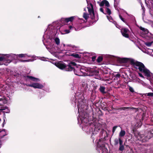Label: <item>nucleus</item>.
Segmentation results:
<instances>
[{
    "label": "nucleus",
    "mask_w": 153,
    "mask_h": 153,
    "mask_svg": "<svg viewBox=\"0 0 153 153\" xmlns=\"http://www.w3.org/2000/svg\"><path fill=\"white\" fill-rule=\"evenodd\" d=\"M73 101L76 104H77L78 108V112L80 116L78 118V122H81L80 126L82 127V129L85 131L87 133L89 134L92 133V134L96 133V131H97V130H99L100 128L98 129L95 128L93 132V125L91 123H88V120L87 114L83 111V109L86 106L85 100H84V97L83 94L80 93H77L75 94Z\"/></svg>",
    "instance_id": "nucleus-1"
},
{
    "label": "nucleus",
    "mask_w": 153,
    "mask_h": 153,
    "mask_svg": "<svg viewBox=\"0 0 153 153\" xmlns=\"http://www.w3.org/2000/svg\"><path fill=\"white\" fill-rule=\"evenodd\" d=\"M118 61L121 63H126L130 62L133 64L134 67L143 73L146 77L147 79H149L151 83L153 81V74L147 69L144 65L142 62L135 61L134 59L130 58H119Z\"/></svg>",
    "instance_id": "nucleus-2"
},
{
    "label": "nucleus",
    "mask_w": 153,
    "mask_h": 153,
    "mask_svg": "<svg viewBox=\"0 0 153 153\" xmlns=\"http://www.w3.org/2000/svg\"><path fill=\"white\" fill-rule=\"evenodd\" d=\"M89 70L87 71L86 68L77 69L75 71L74 73L76 75L79 76H85L87 75L89 76H93L96 79H101L98 71L91 68Z\"/></svg>",
    "instance_id": "nucleus-3"
},
{
    "label": "nucleus",
    "mask_w": 153,
    "mask_h": 153,
    "mask_svg": "<svg viewBox=\"0 0 153 153\" xmlns=\"http://www.w3.org/2000/svg\"><path fill=\"white\" fill-rule=\"evenodd\" d=\"M57 22H55L49 25L43 36L44 39H52L57 31Z\"/></svg>",
    "instance_id": "nucleus-4"
},
{
    "label": "nucleus",
    "mask_w": 153,
    "mask_h": 153,
    "mask_svg": "<svg viewBox=\"0 0 153 153\" xmlns=\"http://www.w3.org/2000/svg\"><path fill=\"white\" fill-rule=\"evenodd\" d=\"M16 56L15 54L12 53L1 55L0 54V65L4 64L7 65L13 59H15Z\"/></svg>",
    "instance_id": "nucleus-5"
},
{
    "label": "nucleus",
    "mask_w": 153,
    "mask_h": 153,
    "mask_svg": "<svg viewBox=\"0 0 153 153\" xmlns=\"http://www.w3.org/2000/svg\"><path fill=\"white\" fill-rule=\"evenodd\" d=\"M134 135L138 140L143 142H146L153 137V130L146 132L145 135L140 133H135Z\"/></svg>",
    "instance_id": "nucleus-6"
},
{
    "label": "nucleus",
    "mask_w": 153,
    "mask_h": 153,
    "mask_svg": "<svg viewBox=\"0 0 153 153\" xmlns=\"http://www.w3.org/2000/svg\"><path fill=\"white\" fill-rule=\"evenodd\" d=\"M54 65L59 68L63 70L64 69L66 71H72L74 68L73 66H76V64L75 62H71L69 64L66 65L63 62H58L54 63Z\"/></svg>",
    "instance_id": "nucleus-7"
},
{
    "label": "nucleus",
    "mask_w": 153,
    "mask_h": 153,
    "mask_svg": "<svg viewBox=\"0 0 153 153\" xmlns=\"http://www.w3.org/2000/svg\"><path fill=\"white\" fill-rule=\"evenodd\" d=\"M96 143L97 146L98 147L100 148V149L102 150V153H107L108 150L102 144L101 141V140L100 139L99 141H96Z\"/></svg>",
    "instance_id": "nucleus-8"
},
{
    "label": "nucleus",
    "mask_w": 153,
    "mask_h": 153,
    "mask_svg": "<svg viewBox=\"0 0 153 153\" xmlns=\"http://www.w3.org/2000/svg\"><path fill=\"white\" fill-rule=\"evenodd\" d=\"M26 85L30 87H33L35 89L38 88L42 89L44 87L43 85L37 82L32 83L29 84H27Z\"/></svg>",
    "instance_id": "nucleus-9"
},
{
    "label": "nucleus",
    "mask_w": 153,
    "mask_h": 153,
    "mask_svg": "<svg viewBox=\"0 0 153 153\" xmlns=\"http://www.w3.org/2000/svg\"><path fill=\"white\" fill-rule=\"evenodd\" d=\"M147 6L151 10H153V0H145Z\"/></svg>",
    "instance_id": "nucleus-10"
},
{
    "label": "nucleus",
    "mask_w": 153,
    "mask_h": 153,
    "mask_svg": "<svg viewBox=\"0 0 153 153\" xmlns=\"http://www.w3.org/2000/svg\"><path fill=\"white\" fill-rule=\"evenodd\" d=\"M121 32L123 36L126 38L129 37L128 33L129 32V31L128 29L123 28L121 29Z\"/></svg>",
    "instance_id": "nucleus-11"
},
{
    "label": "nucleus",
    "mask_w": 153,
    "mask_h": 153,
    "mask_svg": "<svg viewBox=\"0 0 153 153\" xmlns=\"http://www.w3.org/2000/svg\"><path fill=\"white\" fill-rule=\"evenodd\" d=\"M88 8L89 13L91 14L94 16V11L93 6L92 4L90 3L89 4H88Z\"/></svg>",
    "instance_id": "nucleus-12"
},
{
    "label": "nucleus",
    "mask_w": 153,
    "mask_h": 153,
    "mask_svg": "<svg viewBox=\"0 0 153 153\" xmlns=\"http://www.w3.org/2000/svg\"><path fill=\"white\" fill-rule=\"evenodd\" d=\"M97 3L99 4L100 6L101 7L102 6L105 5V6L106 7H108L110 6L108 2L106 0H103L101 2L98 1H97Z\"/></svg>",
    "instance_id": "nucleus-13"
},
{
    "label": "nucleus",
    "mask_w": 153,
    "mask_h": 153,
    "mask_svg": "<svg viewBox=\"0 0 153 153\" xmlns=\"http://www.w3.org/2000/svg\"><path fill=\"white\" fill-rule=\"evenodd\" d=\"M15 55L17 56L16 57V58L15 59H13V60H14V59H17L18 57H21V58L24 57V58H27V57H31L32 58H33V56H31V55L28 56L25 54H18V55H16V54H15Z\"/></svg>",
    "instance_id": "nucleus-14"
},
{
    "label": "nucleus",
    "mask_w": 153,
    "mask_h": 153,
    "mask_svg": "<svg viewBox=\"0 0 153 153\" xmlns=\"http://www.w3.org/2000/svg\"><path fill=\"white\" fill-rule=\"evenodd\" d=\"M68 28L70 30H69L65 29L64 30H63V34H67L69 33L70 32V30H71L72 28H74V27H73L71 25L68 26ZM74 29L76 30V28H74Z\"/></svg>",
    "instance_id": "nucleus-15"
},
{
    "label": "nucleus",
    "mask_w": 153,
    "mask_h": 153,
    "mask_svg": "<svg viewBox=\"0 0 153 153\" xmlns=\"http://www.w3.org/2000/svg\"><path fill=\"white\" fill-rule=\"evenodd\" d=\"M27 78L31 80L32 81L34 82H37L40 81V79H39L35 78L32 76H27Z\"/></svg>",
    "instance_id": "nucleus-16"
},
{
    "label": "nucleus",
    "mask_w": 153,
    "mask_h": 153,
    "mask_svg": "<svg viewBox=\"0 0 153 153\" xmlns=\"http://www.w3.org/2000/svg\"><path fill=\"white\" fill-rule=\"evenodd\" d=\"M5 132L4 130H2L0 131V138H1L6 135ZM1 142L0 140V148L1 147Z\"/></svg>",
    "instance_id": "nucleus-17"
},
{
    "label": "nucleus",
    "mask_w": 153,
    "mask_h": 153,
    "mask_svg": "<svg viewBox=\"0 0 153 153\" xmlns=\"http://www.w3.org/2000/svg\"><path fill=\"white\" fill-rule=\"evenodd\" d=\"M0 101H2L4 103H6L7 102V100L4 97H2L1 95H0Z\"/></svg>",
    "instance_id": "nucleus-18"
},
{
    "label": "nucleus",
    "mask_w": 153,
    "mask_h": 153,
    "mask_svg": "<svg viewBox=\"0 0 153 153\" xmlns=\"http://www.w3.org/2000/svg\"><path fill=\"white\" fill-rule=\"evenodd\" d=\"M75 16H71L70 17L65 19V20L67 22H72L74 19Z\"/></svg>",
    "instance_id": "nucleus-19"
},
{
    "label": "nucleus",
    "mask_w": 153,
    "mask_h": 153,
    "mask_svg": "<svg viewBox=\"0 0 153 153\" xmlns=\"http://www.w3.org/2000/svg\"><path fill=\"white\" fill-rule=\"evenodd\" d=\"M139 28L140 30L144 32L145 34H146L148 33V30L147 29L145 28L142 27H139Z\"/></svg>",
    "instance_id": "nucleus-20"
},
{
    "label": "nucleus",
    "mask_w": 153,
    "mask_h": 153,
    "mask_svg": "<svg viewBox=\"0 0 153 153\" xmlns=\"http://www.w3.org/2000/svg\"><path fill=\"white\" fill-rule=\"evenodd\" d=\"M6 110V113H9L10 112L9 110L7 108L4 107H0V110L1 111L4 110Z\"/></svg>",
    "instance_id": "nucleus-21"
},
{
    "label": "nucleus",
    "mask_w": 153,
    "mask_h": 153,
    "mask_svg": "<svg viewBox=\"0 0 153 153\" xmlns=\"http://www.w3.org/2000/svg\"><path fill=\"white\" fill-rule=\"evenodd\" d=\"M105 88L104 86H101L100 88V91L103 94L105 93Z\"/></svg>",
    "instance_id": "nucleus-22"
},
{
    "label": "nucleus",
    "mask_w": 153,
    "mask_h": 153,
    "mask_svg": "<svg viewBox=\"0 0 153 153\" xmlns=\"http://www.w3.org/2000/svg\"><path fill=\"white\" fill-rule=\"evenodd\" d=\"M125 134L126 132L125 131L121 130L119 133V136L121 137H123L125 135Z\"/></svg>",
    "instance_id": "nucleus-23"
},
{
    "label": "nucleus",
    "mask_w": 153,
    "mask_h": 153,
    "mask_svg": "<svg viewBox=\"0 0 153 153\" xmlns=\"http://www.w3.org/2000/svg\"><path fill=\"white\" fill-rule=\"evenodd\" d=\"M54 42L56 44L58 45L60 44V40L58 37H56L54 39Z\"/></svg>",
    "instance_id": "nucleus-24"
},
{
    "label": "nucleus",
    "mask_w": 153,
    "mask_h": 153,
    "mask_svg": "<svg viewBox=\"0 0 153 153\" xmlns=\"http://www.w3.org/2000/svg\"><path fill=\"white\" fill-rule=\"evenodd\" d=\"M70 55L75 58H80V56L79 55V54H77L73 53L71 54V55Z\"/></svg>",
    "instance_id": "nucleus-25"
},
{
    "label": "nucleus",
    "mask_w": 153,
    "mask_h": 153,
    "mask_svg": "<svg viewBox=\"0 0 153 153\" xmlns=\"http://www.w3.org/2000/svg\"><path fill=\"white\" fill-rule=\"evenodd\" d=\"M136 81L137 82L143 85L144 86L145 85V84L142 80H141L139 79H137Z\"/></svg>",
    "instance_id": "nucleus-26"
},
{
    "label": "nucleus",
    "mask_w": 153,
    "mask_h": 153,
    "mask_svg": "<svg viewBox=\"0 0 153 153\" xmlns=\"http://www.w3.org/2000/svg\"><path fill=\"white\" fill-rule=\"evenodd\" d=\"M153 43V41L147 42L145 43V44L148 47H150Z\"/></svg>",
    "instance_id": "nucleus-27"
},
{
    "label": "nucleus",
    "mask_w": 153,
    "mask_h": 153,
    "mask_svg": "<svg viewBox=\"0 0 153 153\" xmlns=\"http://www.w3.org/2000/svg\"><path fill=\"white\" fill-rule=\"evenodd\" d=\"M105 11L106 13H105V14H107L108 15H110L111 14V11L108 8V7L106 8Z\"/></svg>",
    "instance_id": "nucleus-28"
},
{
    "label": "nucleus",
    "mask_w": 153,
    "mask_h": 153,
    "mask_svg": "<svg viewBox=\"0 0 153 153\" xmlns=\"http://www.w3.org/2000/svg\"><path fill=\"white\" fill-rule=\"evenodd\" d=\"M74 47H72L71 46H69L68 49V51L72 52H74Z\"/></svg>",
    "instance_id": "nucleus-29"
},
{
    "label": "nucleus",
    "mask_w": 153,
    "mask_h": 153,
    "mask_svg": "<svg viewBox=\"0 0 153 153\" xmlns=\"http://www.w3.org/2000/svg\"><path fill=\"white\" fill-rule=\"evenodd\" d=\"M83 17L86 20H87L89 17L88 15V14L86 13H84L83 15Z\"/></svg>",
    "instance_id": "nucleus-30"
},
{
    "label": "nucleus",
    "mask_w": 153,
    "mask_h": 153,
    "mask_svg": "<svg viewBox=\"0 0 153 153\" xmlns=\"http://www.w3.org/2000/svg\"><path fill=\"white\" fill-rule=\"evenodd\" d=\"M102 57H100V56H99V57L97 59V61L98 62H100L101 61H102Z\"/></svg>",
    "instance_id": "nucleus-31"
},
{
    "label": "nucleus",
    "mask_w": 153,
    "mask_h": 153,
    "mask_svg": "<svg viewBox=\"0 0 153 153\" xmlns=\"http://www.w3.org/2000/svg\"><path fill=\"white\" fill-rule=\"evenodd\" d=\"M107 17L108 19V20L110 22H112V18H111V16H110V15H108V16H107Z\"/></svg>",
    "instance_id": "nucleus-32"
},
{
    "label": "nucleus",
    "mask_w": 153,
    "mask_h": 153,
    "mask_svg": "<svg viewBox=\"0 0 153 153\" xmlns=\"http://www.w3.org/2000/svg\"><path fill=\"white\" fill-rule=\"evenodd\" d=\"M124 149V146L123 145H120L119 150L121 151H123Z\"/></svg>",
    "instance_id": "nucleus-33"
},
{
    "label": "nucleus",
    "mask_w": 153,
    "mask_h": 153,
    "mask_svg": "<svg viewBox=\"0 0 153 153\" xmlns=\"http://www.w3.org/2000/svg\"><path fill=\"white\" fill-rule=\"evenodd\" d=\"M33 60H34V59H33L26 60H24L22 61L23 62H29L33 61Z\"/></svg>",
    "instance_id": "nucleus-34"
},
{
    "label": "nucleus",
    "mask_w": 153,
    "mask_h": 153,
    "mask_svg": "<svg viewBox=\"0 0 153 153\" xmlns=\"http://www.w3.org/2000/svg\"><path fill=\"white\" fill-rule=\"evenodd\" d=\"M119 139H116L114 140V144L115 145L118 144L119 143Z\"/></svg>",
    "instance_id": "nucleus-35"
},
{
    "label": "nucleus",
    "mask_w": 153,
    "mask_h": 153,
    "mask_svg": "<svg viewBox=\"0 0 153 153\" xmlns=\"http://www.w3.org/2000/svg\"><path fill=\"white\" fill-rule=\"evenodd\" d=\"M119 143L120 145H123V140L120 138H119Z\"/></svg>",
    "instance_id": "nucleus-36"
},
{
    "label": "nucleus",
    "mask_w": 153,
    "mask_h": 153,
    "mask_svg": "<svg viewBox=\"0 0 153 153\" xmlns=\"http://www.w3.org/2000/svg\"><path fill=\"white\" fill-rule=\"evenodd\" d=\"M148 96L153 97V93H149L146 94Z\"/></svg>",
    "instance_id": "nucleus-37"
},
{
    "label": "nucleus",
    "mask_w": 153,
    "mask_h": 153,
    "mask_svg": "<svg viewBox=\"0 0 153 153\" xmlns=\"http://www.w3.org/2000/svg\"><path fill=\"white\" fill-rule=\"evenodd\" d=\"M139 2L140 3V4L141 5V7H142V9L143 10V12H144L145 11V8L143 6V4H142L141 2H140V0H139Z\"/></svg>",
    "instance_id": "nucleus-38"
},
{
    "label": "nucleus",
    "mask_w": 153,
    "mask_h": 153,
    "mask_svg": "<svg viewBox=\"0 0 153 153\" xmlns=\"http://www.w3.org/2000/svg\"><path fill=\"white\" fill-rule=\"evenodd\" d=\"M129 90L131 92H134L133 88L131 87H129Z\"/></svg>",
    "instance_id": "nucleus-39"
},
{
    "label": "nucleus",
    "mask_w": 153,
    "mask_h": 153,
    "mask_svg": "<svg viewBox=\"0 0 153 153\" xmlns=\"http://www.w3.org/2000/svg\"><path fill=\"white\" fill-rule=\"evenodd\" d=\"M120 19L124 22L126 23L124 19L122 18V17L120 15H119Z\"/></svg>",
    "instance_id": "nucleus-40"
},
{
    "label": "nucleus",
    "mask_w": 153,
    "mask_h": 153,
    "mask_svg": "<svg viewBox=\"0 0 153 153\" xmlns=\"http://www.w3.org/2000/svg\"><path fill=\"white\" fill-rule=\"evenodd\" d=\"M117 127V126H114L113 127L112 132H113V133L115 132Z\"/></svg>",
    "instance_id": "nucleus-41"
},
{
    "label": "nucleus",
    "mask_w": 153,
    "mask_h": 153,
    "mask_svg": "<svg viewBox=\"0 0 153 153\" xmlns=\"http://www.w3.org/2000/svg\"><path fill=\"white\" fill-rule=\"evenodd\" d=\"M138 74H139V76H140V77H141L143 79L145 78L143 76V74H141V73H138Z\"/></svg>",
    "instance_id": "nucleus-42"
},
{
    "label": "nucleus",
    "mask_w": 153,
    "mask_h": 153,
    "mask_svg": "<svg viewBox=\"0 0 153 153\" xmlns=\"http://www.w3.org/2000/svg\"><path fill=\"white\" fill-rule=\"evenodd\" d=\"M100 11L101 12H102V13H103L105 14V13L104 12V11H103V8H100Z\"/></svg>",
    "instance_id": "nucleus-43"
},
{
    "label": "nucleus",
    "mask_w": 153,
    "mask_h": 153,
    "mask_svg": "<svg viewBox=\"0 0 153 153\" xmlns=\"http://www.w3.org/2000/svg\"><path fill=\"white\" fill-rule=\"evenodd\" d=\"M120 76V74H117L115 75V76L117 77H119Z\"/></svg>",
    "instance_id": "nucleus-44"
},
{
    "label": "nucleus",
    "mask_w": 153,
    "mask_h": 153,
    "mask_svg": "<svg viewBox=\"0 0 153 153\" xmlns=\"http://www.w3.org/2000/svg\"><path fill=\"white\" fill-rule=\"evenodd\" d=\"M96 59V57L95 56H93L92 57V59L93 61H94Z\"/></svg>",
    "instance_id": "nucleus-45"
},
{
    "label": "nucleus",
    "mask_w": 153,
    "mask_h": 153,
    "mask_svg": "<svg viewBox=\"0 0 153 153\" xmlns=\"http://www.w3.org/2000/svg\"><path fill=\"white\" fill-rule=\"evenodd\" d=\"M129 108V107H124L122 108V109L124 110H125L128 108Z\"/></svg>",
    "instance_id": "nucleus-46"
},
{
    "label": "nucleus",
    "mask_w": 153,
    "mask_h": 153,
    "mask_svg": "<svg viewBox=\"0 0 153 153\" xmlns=\"http://www.w3.org/2000/svg\"><path fill=\"white\" fill-rule=\"evenodd\" d=\"M88 84L87 83L85 84L84 86H85V88H86V87L88 88Z\"/></svg>",
    "instance_id": "nucleus-47"
},
{
    "label": "nucleus",
    "mask_w": 153,
    "mask_h": 153,
    "mask_svg": "<svg viewBox=\"0 0 153 153\" xmlns=\"http://www.w3.org/2000/svg\"><path fill=\"white\" fill-rule=\"evenodd\" d=\"M115 25L116 27L117 28H118L120 29V27H119V26H118V25H117V24H115Z\"/></svg>",
    "instance_id": "nucleus-48"
},
{
    "label": "nucleus",
    "mask_w": 153,
    "mask_h": 153,
    "mask_svg": "<svg viewBox=\"0 0 153 153\" xmlns=\"http://www.w3.org/2000/svg\"><path fill=\"white\" fill-rule=\"evenodd\" d=\"M141 126V123H140L139 124L138 126H138V127H140Z\"/></svg>",
    "instance_id": "nucleus-49"
},
{
    "label": "nucleus",
    "mask_w": 153,
    "mask_h": 153,
    "mask_svg": "<svg viewBox=\"0 0 153 153\" xmlns=\"http://www.w3.org/2000/svg\"><path fill=\"white\" fill-rule=\"evenodd\" d=\"M46 48H47V49L48 50V51L50 52H51V53H51V51H50V49L47 47H46Z\"/></svg>",
    "instance_id": "nucleus-50"
},
{
    "label": "nucleus",
    "mask_w": 153,
    "mask_h": 153,
    "mask_svg": "<svg viewBox=\"0 0 153 153\" xmlns=\"http://www.w3.org/2000/svg\"><path fill=\"white\" fill-rule=\"evenodd\" d=\"M148 88L149 89H151V88H150V87H148Z\"/></svg>",
    "instance_id": "nucleus-51"
},
{
    "label": "nucleus",
    "mask_w": 153,
    "mask_h": 153,
    "mask_svg": "<svg viewBox=\"0 0 153 153\" xmlns=\"http://www.w3.org/2000/svg\"><path fill=\"white\" fill-rule=\"evenodd\" d=\"M91 137H93V135H92V136H91Z\"/></svg>",
    "instance_id": "nucleus-52"
}]
</instances>
